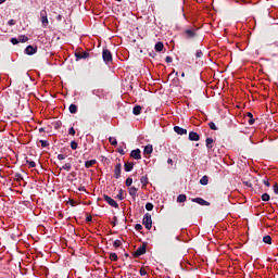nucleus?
<instances>
[{"label":"nucleus","instance_id":"obj_13","mask_svg":"<svg viewBox=\"0 0 278 278\" xmlns=\"http://www.w3.org/2000/svg\"><path fill=\"white\" fill-rule=\"evenodd\" d=\"M143 153H144V155H151L153 153V146H151V144L146 146Z\"/></svg>","mask_w":278,"mask_h":278},{"label":"nucleus","instance_id":"obj_33","mask_svg":"<svg viewBox=\"0 0 278 278\" xmlns=\"http://www.w3.org/2000/svg\"><path fill=\"white\" fill-rule=\"evenodd\" d=\"M146 210H148V212H152V210H153V203L148 202V203L146 204Z\"/></svg>","mask_w":278,"mask_h":278},{"label":"nucleus","instance_id":"obj_52","mask_svg":"<svg viewBox=\"0 0 278 278\" xmlns=\"http://www.w3.org/2000/svg\"><path fill=\"white\" fill-rule=\"evenodd\" d=\"M121 155H125V150H119Z\"/></svg>","mask_w":278,"mask_h":278},{"label":"nucleus","instance_id":"obj_55","mask_svg":"<svg viewBox=\"0 0 278 278\" xmlns=\"http://www.w3.org/2000/svg\"><path fill=\"white\" fill-rule=\"evenodd\" d=\"M181 77H186V73L182 72V73H181Z\"/></svg>","mask_w":278,"mask_h":278},{"label":"nucleus","instance_id":"obj_20","mask_svg":"<svg viewBox=\"0 0 278 278\" xmlns=\"http://www.w3.org/2000/svg\"><path fill=\"white\" fill-rule=\"evenodd\" d=\"M208 182H210V178H208L207 176H203V177L200 179L201 186H207Z\"/></svg>","mask_w":278,"mask_h":278},{"label":"nucleus","instance_id":"obj_48","mask_svg":"<svg viewBox=\"0 0 278 278\" xmlns=\"http://www.w3.org/2000/svg\"><path fill=\"white\" fill-rule=\"evenodd\" d=\"M195 55H197V58H201L203 55V52L198 51Z\"/></svg>","mask_w":278,"mask_h":278},{"label":"nucleus","instance_id":"obj_14","mask_svg":"<svg viewBox=\"0 0 278 278\" xmlns=\"http://www.w3.org/2000/svg\"><path fill=\"white\" fill-rule=\"evenodd\" d=\"M186 38H194V36H197V33L194 31V29H187L185 31Z\"/></svg>","mask_w":278,"mask_h":278},{"label":"nucleus","instance_id":"obj_6","mask_svg":"<svg viewBox=\"0 0 278 278\" xmlns=\"http://www.w3.org/2000/svg\"><path fill=\"white\" fill-rule=\"evenodd\" d=\"M104 201L111 205V207H118V203L114 201V199L110 198L109 195H104Z\"/></svg>","mask_w":278,"mask_h":278},{"label":"nucleus","instance_id":"obj_34","mask_svg":"<svg viewBox=\"0 0 278 278\" xmlns=\"http://www.w3.org/2000/svg\"><path fill=\"white\" fill-rule=\"evenodd\" d=\"M262 201H270V195L268 193H264L262 195Z\"/></svg>","mask_w":278,"mask_h":278},{"label":"nucleus","instance_id":"obj_47","mask_svg":"<svg viewBox=\"0 0 278 278\" xmlns=\"http://www.w3.org/2000/svg\"><path fill=\"white\" fill-rule=\"evenodd\" d=\"M274 192H275V194H278V185L277 184L274 185Z\"/></svg>","mask_w":278,"mask_h":278},{"label":"nucleus","instance_id":"obj_49","mask_svg":"<svg viewBox=\"0 0 278 278\" xmlns=\"http://www.w3.org/2000/svg\"><path fill=\"white\" fill-rule=\"evenodd\" d=\"M65 157H64V154H59L58 155V160H64Z\"/></svg>","mask_w":278,"mask_h":278},{"label":"nucleus","instance_id":"obj_27","mask_svg":"<svg viewBox=\"0 0 278 278\" xmlns=\"http://www.w3.org/2000/svg\"><path fill=\"white\" fill-rule=\"evenodd\" d=\"M140 181H141V184H142L143 186H147V184H149V177L142 176V177L140 178Z\"/></svg>","mask_w":278,"mask_h":278},{"label":"nucleus","instance_id":"obj_29","mask_svg":"<svg viewBox=\"0 0 278 278\" xmlns=\"http://www.w3.org/2000/svg\"><path fill=\"white\" fill-rule=\"evenodd\" d=\"M110 260H111L112 262H118V255H116V253H111V254H110Z\"/></svg>","mask_w":278,"mask_h":278},{"label":"nucleus","instance_id":"obj_44","mask_svg":"<svg viewBox=\"0 0 278 278\" xmlns=\"http://www.w3.org/2000/svg\"><path fill=\"white\" fill-rule=\"evenodd\" d=\"M165 62H167V64H170V62H173V58L166 56Z\"/></svg>","mask_w":278,"mask_h":278},{"label":"nucleus","instance_id":"obj_37","mask_svg":"<svg viewBox=\"0 0 278 278\" xmlns=\"http://www.w3.org/2000/svg\"><path fill=\"white\" fill-rule=\"evenodd\" d=\"M122 242L121 240H115L113 243V247H115V249H118V247H121Z\"/></svg>","mask_w":278,"mask_h":278},{"label":"nucleus","instance_id":"obj_38","mask_svg":"<svg viewBox=\"0 0 278 278\" xmlns=\"http://www.w3.org/2000/svg\"><path fill=\"white\" fill-rule=\"evenodd\" d=\"M131 184H134V179L127 178L126 179V186L129 187V186H131Z\"/></svg>","mask_w":278,"mask_h":278},{"label":"nucleus","instance_id":"obj_50","mask_svg":"<svg viewBox=\"0 0 278 278\" xmlns=\"http://www.w3.org/2000/svg\"><path fill=\"white\" fill-rule=\"evenodd\" d=\"M86 220H87V223H92V217L88 216V217L86 218Z\"/></svg>","mask_w":278,"mask_h":278},{"label":"nucleus","instance_id":"obj_25","mask_svg":"<svg viewBox=\"0 0 278 278\" xmlns=\"http://www.w3.org/2000/svg\"><path fill=\"white\" fill-rule=\"evenodd\" d=\"M70 112H71V114H77V106L75 104H71Z\"/></svg>","mask_w":278,"mask_h":278},{"label":"nucleus","instance_id":"obj_11","mask_svg":"<svg viewBox=\"0 0 278 278\" xmlns=\"http://www.w3.org/2000/svg\"><path fill=\"white\" fill-rule=\"evenodd\" d=\"M193 203H198L199 205H210V202L203 200L202 198L192 199Z\"/></svg>","mask_w":278,"mask_h":278},{"label":"nucleus","instance_id":"obj_42","mask_svg":"<svg viewBox=\"0 0 278 278\" xmlns=\"http://www.w3.org/2000/svg\"><path fill=\"white\" fill-rule=\"evenodd\" d=\"M68 134L70 136H75V128H70Z\"/></svg>","mask_w":278,"mask_h":278},{"label":"nucleus","instance_id":"obj_15","mask_svg":"<svg viewBox=\"0 0 278 278\" xmlns=\"http://www.w3.org/2000/svg\"><path fill=\"white\" fill-rule=\"evenodd\" d=\"M25 53H26L27 55H34V53H36V48H34L33 46H28V47H26V49H25Z\"/></svg>","mask_w":278,"mask_h":278},{"label":"nucleus","instance_id":"obj_22","mask_svg":"<svg viewBox=\"0 0 278 278\" xmlns=\"http://www.w3.org/2000/svg\"><path fill=\"white\" fill-rule=\"evenodd\" d=\"M155 51H157V52H160V51H162L163 49H164V43H162V42H156L155 43Z\"/></svg>","mask_w":278,"mask_h":278},{"label":"nucleus","instance_id":"obj_3","mask_svg":"<svg viewBox=\"0 0 278 278\" xmlns=\"http://www.w3.org/2000/svg\"><path fill=\"white\" fill-rule=\"evenodd\" d=\"M40 18H41L42 27H48V25H49V18L47 17V11H46V10H42V11L40 12Z\"/></svg>","mask_w":278,"mask_h":278},{"label":"nucleus","instance_id":"obj_4","mask_svg":"<svg viewBox=\"0 0 278 278\" xmlns=\"http://www.w3.org/2000/svg\"><path fill=\"white\" fill-rule=\"evenodd\" d=\"M144 253H147V245L142 244L135 252V257H140V255H144Z\"/></svg>","mask_w":278,"mask_h":278},{"label":"nucleus","instance_id":"obj_23","mask_svg":"<svg viewBox=\"0 0 278 278\" xmlns=\"http://www.w3.org/2000/svg\"><path fill=\"white\" fill-rule=\"evenodd\" d=\"M263 242H265V244H273V238H270V236H265Z\"/></svg>","mask_w":278,"mask_h":278},{"label":"nucleus","instance_id":"obj_40","mask_svg":"<svg viewBox=\"0 0 278 278\" xmlns=\"http://www.w3.org/2000/svg\"><path fill=\"white\" fill-rule=\"evenodd\" d=\"M11 42H12V45H18V42H21V41L18 40V38H12Z\"/></svg>","mask_w":278,"mask_h":278},{"label":"nucleus","instance_id":"obj_46","mask_svg":"<svg viewBox=\"0 0 278 278\" xmlns=\"http://www.w3.org/2000/svg\"><path fill=\"white\" fill-rule=\"evenodd\" d=\"M263 184H264V186H266L267 188L270 187V182H269L268 180H263Z\"/></svg>","mask_w":278,"mask_h":278},{"label":"nucleus","instance_id":"obj_36","mask_svg":"<svg viewBox=\"0 0 278 278\" xmlns=\"http://www.w3.org/2000/svg\"><path fill=\"white\" fill-rule=\"evenodd\" d=\"M77 147H78L77 141L71 142V149H73V151H75L77 149Z\"/></svg>","mask_w":278,"mask_h":278},{"label":"nucleus","instance_id":"obj_8","mask_svg":"<svg viewBox=\"0 0 278 278\" xmlns=\"http://www.w3.org/2000/svg\"><path fill=\"white\" fill-rule=\"evenodd\" d=\"M75 55L77 60H86L90 58V53L88 52H77Z\"/></svg>","mask_w":278,"mask_h":278},{"label":"nucleus","instance_id":"obj_2","mask_svg":"<svg viewBox=\"0 0 278 278\" xmlns=\"http://www.w3.org/2000/svg\"><path fill=\"white\" fill-rule=\"evenodd\" d=\"M102 58L105 64H110V62H112V52L108 49H103Z\"/></svg>","mask_w":278,"mask_h":278},{"label":"nucleus","instance_id":"obj_28","mask_svg":"<svg viewBox=\"0 0 278 278\" xmlns=\"http://www.w3.org/2000/svg\"><path fill=\"white\" fill-rule=\"evenodd\" d=\"M123 194H125V191L123 189H121L117 194V199H119V201H123V199H125V195H123Z\"/></svg>","mask_w":278,"mask_h":278},{"label":"nucleus","instance_id":"obj_1","mask_svg":"<svg viewBox=\"0 0 278 278\" xmlns=\"http://www.w3.org/2000/svg\"><path fill=\"white\" fill-rule=\"evenodd\" d=\"M143 225L146 229H151V227H153V220L151 219V215L149 213L143 216Z\"/></svg>","mask_w":278,"mask_h":278},{"label":"nucleus","instance_id":"obj_45","mask_svg":"<svg viewBox=\"0 0 278 278\" xmlns=\"http://www.w3.org/2000/svg\"><path fill=\"white\" fill-rule=\"evenodd\" d=\"M8 25H10V26L16 25V22H15L14 20H10V21L8 22Z\"/></svg>","mask_w":278,"mask_h":278},{"label":"nucleus","instance_id":"obj_12","mask_svg":"<svg viewBox=\"0 0 278 278\" xmlns=\"http://www.w3.org/2000/svg\"><path fill=\"white\" fill-rule=\"evenodd\" d=\"M130 197H132V199H136V197H138V188L136 187H130L128 190Z\"/></svg>","mask_w":278,"mask_h":278},{"label":"nucleus","instance_id":"obj_35","mask_svg":"<svg viewBox=\"0 0 278 278\" xmlns=\"http://www.w3.org/2000/svg\"><path fill=\"white\" fill-rule=\"evenodd\" d=\"M26 162H27L29 168H36V162H34V161H26Z\"/></svg>","mask_w":278,"mask_h":278},{"label":"nucleus","instance_id":"obj_54","mask_svg":"<svg viewBox=\"0 0 278 278\" xmlns=\"http://www.w3.org/2000/svg\"><path fill=\"white\" fill-rule=\"evenodd\" d=\"M1 3H5V0H0V5H1Z\"/></svg>","mask_w":278,"mask_h":278},{"label":"nucleus","instance_id":"obj_39","mask_svg":"<svg viewBox=\"0 0 278 278\" xmlns=\"http://www.w3.org/2000/svg\"><path fill=\"white\" fill-rule=\"evenodd\" d=\"M135 229L136 231H142V225L140 224L135 225Z\"/></svg>","mask_w":278,"mask_h":278},{"label":"nucleus","instance_id":"obj_26","mask_svg":"<svg viewBox=\"0 0 278 278\" xmlns=\"http://www.w3.org/2000/svg\"><path fill=\"white\" fill-rule=\"evenodd\" d=\"M109 142H110L111 144H113V147H116V146L118 144V141H117L116 138H114V137H110V138H109Z\"/></svg>","mask_w":278,"mask_h":278},{"label":"nucleus","instance_id":"obj_32","mask_svg":"<svg viewBox=\"0 0 278 278\" xmlns=\"http://www.w3.org/2000/svg\"><path fill=\"white\" fill-rule=\"evenodd\" d=\"M71 163H66V164H64L63 166H62V170H67V172H70L71 170Z\"/></svg>","mask_w":278,"mask_h":278},{"label":"nucleus","instance_id":"obj_30","mask_svg":"<svg viewBox=\"0 0 278 278\" xmlns=\"http://www.w3.org/2000/svg\"><path fill=\"white\" fill-rule=\"evenodd\" d=\"M20 42H27V40H29V38H27V36L25 35H21L18 38Z\"/></svg>","mask_w":278,"mask_h":278},{"label":"nucleus","instance_id":"obj_21","mask_svg":"<svg viewBox=\"0 0 278 278\" xmlns=\"http://www.w3.org/2000/svg\"><path fill=\"white\" fill-rule=\"evenodd\" d=\"M186 199H187L186 194H179L177 197V203H186Z\"/></svg>","mask_w":278,"mask_h":278},{"label":"nucleus","instance_id":"obj_19","mask_svg":"<svg viewBox=\"0 0 278 278\" xmlns=\"http://www.w3.org/2000/svg\"><path fill=\"white\" fill-rule=\"evenodd\" d=\"M97 164V160H90L85 163L86 168H91V166H94Z\"/></svg>","mask_w":278,"mask_h":278},{"label":"nucleus","instance_id":"obj_56","mask_svg":"<svg viewBox=\"0 0 278 278\" xmlns=\"http://www.w3.org/2000/svg\"><path fill=\"white\" fill-rule=\"evenodd\" d=\"M116 1H123V0H116Z\"/></svg>","mask_w":278,"mask_h":278},{"label":"nucleus","instance_id":"obj_17","mask_svg":"<svg viewBox=\"0 0 278 278\" xmlns=\"http://www.w3.org/2000/svg\"><path fill=\"white\" fill-rule=\"evenodd\" d=\"M141 112H142V106H140V105L134 106L132 114H135V116H139V114H141Z\"/></svg>","mask_w":278,"mask_h":278},{"label":"nucleus","instance_id":"obj_31","mask_svg":"<svg viewBox=\"0 0 278 278\" xmlns=\"http://www.w3.org/2000/svg\"><path fill=\"white\" fill-rule=\"evenodd\" d=\"M208 127L210 129H212L213 131H216L218 129V127H216V124H214V122H210L208 123Z\"/></svg>","mask_w":278,"mask_h":278},{"label":"nucleus","instance_id":"obj_16","mask_svg":"<svg viewBox=\"0 0 278 278\" xmlns=\"http://www.w3.org/2000/svg\"><path fill=\"white\" fill-rule=\"evenodd\" d=\"M124 168H125L126 173H130V170H134V163L126 162L124 164Z\"/></svg>","mask_w":278,"mask_h":278},{"label":"nucleus","instance_id":"obj_24","mask_svg":"<svg viewBox=\"0 0 278 278\" xmlns=\"http://www.w3.org/2000/svg\"><path fill=\"white\" fill-rule=\"evenodd\" d=\"M212 144H214V139L206 138V147H207V149H212Z\"/></svg>","mask_w":278,"mask_h":278},{"label":"nucleus","instance_id":"obj_5","mask_svg":"<svg viewBox=\"0 0 278 278\" xmlns=\"http://www.w3.org/2000/svg\"><path fill=\"white\" fill-rule=\"evenodd\" d=\"M189 140H191V142H199L201 140V136H199V134H197L194 131H190Z\"/></svg>","mask_w":278,"mask_h":278},{"label":"nucleus","instance_id":"obj_41","mask_svg":"<svg viewBox=\"0 0 278 278\" xmlns=\"http://www.w3.org/2000/svg\"><path fill=\"white\" fill-rule=\"evenodd\" d=\"M41 147L46 148L49 144V141L47 140H41Z\"/></svg>","mask_w":278,"mask_h":278},{"label":"nucleus","instance_id":"obj_10","mask_svg":"<svg viewBox=\"0 0 278 278\" xmlns=\"http://www.w3.org/2000/svg\"><path fill=\"white\" fill-rule=\"evenodd\" d=\"M140 153V149H136L131 151L130 155L134 157V160H140L142 157Z\"/></svg>","mask_w":278,"mask_h":278},{"label":"nucleus","instance_id":"obj_43","mask_svg":"<svg viewBox=\"0 0 278 278\" xmlns=\"http://www.w3.org/2000/svg\"><path fill=\"white\" fill-rule=\"evenodd\" d=\"M140 275H141V277H144V275H147V269L141 268L140 269Z\"/></svg>","mask_w":278,"mask_h":278},{"label":"nucleus","instance_id":"obj_51","mask_svg":"<svg viewBox=\"0 0 278 278\" xmlns=\"http://www.w3.org/2000/svg\"><path fill=\"white\" fill-rule=\"evenodd\" d=\"M167 164H173V159H168Z\"/></svg>","mask_w":278,"mask_h":278},{"label":"nucleus","instance_id":"obj_18","mask_svg":"<svg viewBox=\"0 0 278 278\" xmlns=\"http://www.w3.org/2000/svg\"><path fill=\"white\" fill-rule=\"evenodd\" d=\"M247 116H248V118H250L248 121L249 125H254L255 124V118H253V113L249 112V113H247Z\"/></svg>","mask_w":278,"mask_h":278},{"label":"nucleus","instance_id":"obj_9","mask_svg":"<svg viewBox=\"0 0 278 278\" xmlns=\"http://www.w3.org/2000/svg\"><path fill=\"white\" fill-rule=\"evenodd\" d=\"M122 168H123V165L121 163H117L115 165V170H114L115 179H119L121 178V170H122Z\"/></svg>","mask_w":278,"mask_h":278},{"label":"nucleus","instance_id":"obj_53","mask_svg":"<svg viewBox=\"0 0 278 278\" xmlns=\"http://www.w3.org/2000/svg\"><path fill=\"white\" fill-rule=\"evenodd\" d=\"M79 190H80V191H85V190H86V188H84V187H80V188H79Z\"/></svg>","mask_w":278,"mask_h":278},{"label":"nucleus","instance_id":"obj_7","mask_svg":"<svg viewBox=\"0 0 278 278\" xmlns=\"http://www.w3.org/2000/svg\"><path fill=\"white\" fill-rule=\"evenodd\" d=\"M174 131L178 134V136H186V134H188V130L186 128H181L179 126H175Z\"/></svg>","mask_w":278,"mask_h":278}]
</instances>
